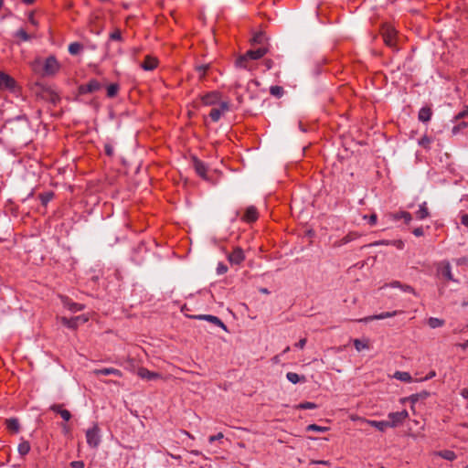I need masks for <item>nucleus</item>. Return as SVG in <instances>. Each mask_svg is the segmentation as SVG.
<instances>
[{"label":"nucleus","mask_w":468,"mask_h":468,"mask_svg":"<svg viewBox=\"0 0 468 468\" xmlns=\"http://www.w3.org/2000/svg\"><path fill=\"white\" fill-rule=\"evenodd\" d=\"M104 150H105V154L108 156H112L113 155V148H112V146L110 144H105Z\"/></svg>","instance_id":"48"},{"label":"nucleus","mask_w":468,"mask_h":468,"mask_svg":"<svg viewBox=\"0 0 468 468\" xmlns=\"http://www.w3.org/2000/svg\"><path fill=\"white\" fill-rule=\"evenodd\" d=\"M158 65V59L154 57L146 56L144 60L141 63V67L144 70H153Z\"/></svg>","instance_id":"13"},{"label":"nucleus","mask_w":468,"mask_h":468,"mask_svg":"<svg viewBox=\"0 0 468 468\" xmlns=\"http://www.w3.org/2000/svg\"><path fill=\"white\" fill-rule=\"evenodd\" d=\"M435 454L448 461H453L456 458L454 452L450 450L440 451L435 452Z\"/></svg>","instance_id":"26"},{"label":"nucleus","mask_w":468,"mask_h":468,"mask_svg":"<svg viewBox=\"0 0 468 468\" xmlns=\"http://www.w3.org/2000/svg\"><path fill=\"white\" fill-rule=\"evenodd\" d=\"M436 375L435 371H431L424 379H430Z\"/></svg>","instance_id":"61"},{"label":"nucleus","mask_w":468,"mask_h":468,"mask_svg":"<svg viewBox=\"0 0 468 468\" xmlns=\"http://www.w3.org/2000/svg\"><path fill=\"white\" fill-rule=\"evenodd\" d=\"M209 65H200L197 67V70L201 73L200 77L203 78L205 76L206 71L208 69Z\"/></svg>","instance_id":"45"},{"label":"nucleus","mask_w":468,"mask_h":468,"mask_svg":"<svg viewBox=\"0 0 468 468\" xmlns=\"http://www.w3.org/2000/svg\"><path fill=\"white\" fill-rule=\"evenodd\" d=\"M380 34L383 37L384 43L390 48H395L397 39V31L393 27L384 24L381 27Z\"/></svg>","instance_id":"2"},{"label":"nucleus","mask_w":468,"mask_h":468,"mask_svg":"<svg viewBox=\"0 0 468 468\" xmlns=\"http://www.w3.org/2000/svg\"><path fill=\"white\" fill-rule=\"evenodd\" d=\"M364 218L365 219L368 218L370 225H375L377 223L378 217L376 214H372L369 217L364 216Z\"/></svg>","instance_id":"49"},{"label":"nucleus","mask_w":468,"mask_h":468,"mask_svg":"<svg viewBox=\"0 0 468 468\" xmlns=\"http://www.w3.org/2000/svg\"><path fill=\"white\" fill-rule=\"evenodd\" d=\"M93 373L97 376L99 375H115L118 377L122 376V372L119 369L116 368H103V369H95Z\"/></svg>","instance_id":"22"},{"label":"nucleus","mask_w":468,"mask_h":468,"mask_svg":"<svg viewBox=\"0 0 468 468\" xmlns=\"http://www.w3.org/2000/svg\"><path fill=\"white\" fill-rule=\"evenodd\" d=\"M16 87V80L5 72L0 71V90H14Z\"/></svg>","instance_id":"5"},{"label":"nucleus","mask_w":468,"mask_h":468,"mask_svg":"<svg viewBox=\"0 0 468 468\" xmlns=\"http://www.w3.org/2000/svg\"><path fill=\"white\" fill-rule=\"evenodd\" d=\"M443 324H444L443 320H441V319H439V318L431 317V318L428 320V324H429L431 328L440 327V326H441Z\"/></svg>","instance_id":"35"},{"label":"nucleus","mask_w":468,"mask_h":468,"mask_svg":"<svg viewBox=\"0 0 468 468\" xmlns=\"http://www.w3.org/2000/svg\"><path fill=\"white\" fill-rule=\"evenodd\" d=\"M227 270H228V268L225 265H223V264H219L218 267V272L219 274L225 273L227 271Z\"/></svg>","instance_id":"56"},{"label":"nucleus","mask_w":468,"mask_h":468,"mask_svg":"<svg viewBox=\"0 0 468 468\" xmlns=\"http://www.w3.org/2000/svg\"><path fill=\"white\" fill-rule=\"evenodd\" d=\"M263 33L262 32H258L256 33L253 37L251 38L250 42L252 44H261L262 41H263Z\"/></svg>","instance_id":"40"},{"label":"nucleus","mask_w":468,"mask_h":468,"mask_svg":"<svg viewBox=\"0 0 468 468\" xmlns=\"http://www.w3.org/2000/svg\"><path fill=\"white\" fill-rule=\"evenodd\" d=\"M350 419H351L352 420H360V421H362V422H363V420H365L364 418L358 417L357 415H351V416H350Z\"/></svg>","instance_id":"60"},{"label":"nucleus","mask_w":468,"mask_h":468,"mask_svg":"<svg viewBox=\"0 0 468 468\" xmlns=\"http://www.w3.org/2000/svg\"><path fill=\"white\" fill-rule=\"evenodd\" d=\"M306 344V338H302L299 340V342L295 345L299 348H303Z\"/></svg>","instance_id":"57"},{"label":"nucleus","mask_w":468,"mask_h":468,"mask_svg":"<svg viewBox=\"0 0 468 468\" xmlns=\"http://www.w3.org/2000/svg\"><path fill=\"white\" fill-rule=\"evenodd\" d=\"M287 379L292 382V384H296L300 381H305L304 376H299L298 374L294 372H289L286 375Z\"/></svg>","instance_id":"27"},{"label":"nucleus","mask_w":468,"mask_h":468,"mask_svg":"<svg viewBox=\"0 0 468 468\" xmlns=\"http://www.w3.org/2000/svg\"><path fill=\"white\" fill-rule=\"evenodd\" d=\"M270 92L271 95L275 97H282L283 94V88L282 86H271L270 88Z\"/></svg>","instance_id":"34"},{"label":"nucleus","mask_w":468,"mask_h":468,"mask_svg":"<svg viewBox=\"0 0 468 468\" xmlns=\"http://www.w3.org/2000/svg\"><path fill=\"white\" fill-rule=\"evenodd\" d=\"M258 217H259V214H258L257 208L253 206H250L246 209L242 219L247 222H254L258 219Z\"/></svg>","instance_id":"14"},{"label":"nucleus","mask_w":468,"mask_h":468,"mask_svg":"<svg viewBox=\"0 0 468 468\" xmlns=\"http://www.w3.org/2000/svg\"><path fill=\"white\" fill-rule=\"evenodd\" d=\"M194 167L196 172L204 179L207 178V167L203 162L197 159L196 156L192 157Z\"/></svg>","instance_id":"12"},{"label":"nucleus","mask_w":468,"mask_h":468,"mask_svg":"<svg viewBox=\"0 0 468 468\" xmlns=\"http://www.w3.org/2000/svg\"><path fill=\"white\" fill-rule=\"evenodd\" d=\"M245 259L244 252L240 248H236L229 255V260L231 263L239 264Z\"/></svg>","instance_id":"11"},{"label":"nucleus","mask_w":468,"mask_h":468,"mask_svg":"<svg viewBox=\"0 0 468 468\" xmlns=\"http://www.w3.org/2000/svg\"><path fill=\"white\" fill-rule=\"evenodd\" d=\"M408 417L409 413L405 410L399 412L389 413L388 418L391 420V421H389V427H396L401 424Z\"/></svg>","instance_id":"6"},{"label":"nucleus","mask_w":468,"mask_h":468,"mask_svg":"<svg viewBox=\"0 0 468 468\" xmlns=\"http://www.w3.org/2000/svg\"><path fill=\"white\" fill-rule=\"evenodd\" d=\"M394 218L396 219H399V218L404 219L406 223H410L411 218H412L411 215L409 212H406V211L400 212L399 214H396L394 216Z\"/></svg>","instance_id":"37"},{"label":"nucleus","mask_w":468,"mask_h":468,"mask_svg":"<svg viewBox=\"0 0 468 468\" xmlns=\"http://www.w3.org/2000/svg\"><path fill=\"white\" fill-rule=\"evenodd\" d=\"M438 271L446 281H455L452 277L449 262L442 263L439 267Z\"/></svg>","instance_id":"15"},{"label":"nucleus","mask_w":468,"mask_h":468,"mask_svg":"<svg viewBox=\"0 0 468 468\" xmlns=\"http://www.w3.org/2000/svg\"><path fill=\"white\" fill-rule=\"evenodd\" d=\"M81 316H75L72 318L61 317L60 322L67 327L76 329L78 327V322Z\"/></svg>","instance_id":"18"},{"label":"nucleus","mask_w":468,"mask_h":468,"mask_svg":"<svg viewBox=\"0 0 468 468\" xmlns=\"http://www.w3.org/2000/svg\"><path fill=\"white\" fill-rule=\"evenodd\" d=\"M250 59H249L248 57H246V54H243V55H240L236 59L235 64L239 68H243V69H250Z\"/></svg>","instance_id":"23"},{"label":"nucleus","mask_w":468,"mask_h":468,"mask_svg":"<svg viewBox=\"0 0 468 468\" xmlns=\"http://www.w3.org/2000/svg\"><path fill=\"white\" fill-rule=\"evenodd\" d=\"M83 49V45L79 42H73L69 46V52L71 55H77Z\"/></svg>","instance_id":"29"},{"label":"nucleus","mask_w":468,"mask_h":468,"mask_svg":"<svg viewBox=\"0 0 468 468\" xmlns=\"http://www.w3.org/2000/svg\"><path fill=\"white\" fill-rule=\"evenodd\" d=\"M71 467L72 468H83L84 467V464L82 462H77V461H74L70 463Z\"/></svg>","instance_id":"54"},{"label":"nucleus","mask_w":468,"mask_h":468,"mask_svg":"<svg viewBox=\"0 0 468 468\" xmlns=\"http://www.w3.org/2000/svg\"><path fill=\"white\" fill-rule=\"evenodd\" d=\"M229 110V104L228 101H222L220 102L219 108H213L210 111L209 116L214 122H218L222 113L228 112Z\"/></svg>","instance_id":"7"},{"label":"nucleus","mask_w":468,"mask_h":468,"mask_svg":"<svg viewBox=\"0 0 468 468\" xmlns=\"http://www.w3.org/2000/svg\"><path fill=\"white\" fill-rule=\"evenodd\" d=\"M35 95L44 101L56 104L59 101V96L50 88L40 83H36L32 88Z\"/></svg>","instance_id":"1"},{"label":"nucleus","mask_w":468,"mask_h":468,"mask_svg":"<svg viewBox=\"0 0 468 468\" xmlns=\"http://www.w3.org/2000/svg\"><path fill=\"white\" fill-rule=\"evenodd\" d=\"M468 116V106L465 107V109L463 111H462L461 112H459L456 116H455V119L456 120H460V119H463V118H465Z\"/></svg>","instance_id":"47"},{"label":"nucleus","mask_w":468,"mask_h":468,"mask_svg":"<svg viewBox=\"0 0 468 468\" xmlns=\"http://www.w3.org/2000/svg\"><path fill=\"white\" fill-rule=\"evenodd\" d=\"M363 422L367 423L368 425L377 428L380 431H384L387 428L389 427V421H377V420H363Z\"/></svg>","instance_id":"19"},{"label":"nucleus","mask_w":468,"mask_h":468,"mask_svg":"<svg viewBox=\"0 0 468 468\" xmlns=\"http://www.w3.org/2000/svg\"><path fill=\"white\" fill-rule=\"evenodd\" d=\"M458 346L463 349H465L466 347H468V340L463 344H458Z\"/></svg>","instance_id":"64"},{"label":"nucleus","mask_w":468,"mask_h":468,"mask_svg":"<svg viewBox=\"0 0 468 468\" xmlns=\"http://www.w3.org/2000/svg\"><path fill=\"white\" fill-rule=\"evenodd\" d=\"M264 63H265V65H266V67H267L268 69H271V63H272V62H271V59H266V60L264 61Z\"/></svg>","instance_id":"63"},{"label":"nucleus","mask_w":468,"mask_h":468,"mask_svg":"<svg viewBox=\"0 0 468 468\" xmlns=\"http://www.w3.org/2000/svg\"><path fill=\"white\" fill-rule=\"evenodd\" d=\"M401 289L404 291V292H411L413 294H416L414 289L410 286V285H407V284H402L401 286Z\"/></svg>","instance_id":"52"},{"label":"nucleus","mask_w":468,"mask_h":468,"mask_svg":"<svg viewBox=\"0 0 468 468\" xmlns=\"http://www.w3.org/2000/svg\"><path fill=\"white\" fill-rule=\"evenodd\" d=\"M462 395L463 398L468 399V388L463 389Z\"/></svg>","instance_id":"62"},{"label":"nucleus","mask_w":468,"mask_h":468,"mask_svg":"<svg viewBox=\"0 0 468 468\" xmlns=\"http://www.w3.org/2000/svg\"><path fill=\"white\" fill-rule=\"evenodd\" d=\"M30 67L34 72L41 74L42 67H43V62H42L41 58H37L35 60H33L30 63Z\"/></svg>","instance_id":"28"},{"label":"nucleus","mask_w":468,"mask_h":468,"mask_svg":"<svg viewBox=\"0 0 468 468\" xmlns=\"http://www.w3.org/2000/svg\"><path fill=\"white\" fill-rule=\"evenodd\" d=\"M429 211L425 206V204L421 205L420 207V209L418 210L417 212V217L420 218V219H423L425 218H427L429 216Z\"/></svg>","instance_id":"36"},{"label":"nucleus","mask_w":468,"mask_h":468,"mask_svg":"<svg viewBox=\"0 0 468 468\" xmlns=\"http://www.w3.org/2000/svg\"><path fill=\"white\" fill-rule=\"evenodd\" d=\"M193 317L197 318V319H203V320L209 321V322L226 329L224 323L217 316L207 314V315H197V316H193Z\"/></svg>","instance_id":"20"},{"label":"nucleus","mask_w":468,"mask_h":468,"mask_svg":"<svg viewBox=\"0 0 468 468\" xmlns=\"http://www.w3.org/2000/svg\"><path fill=\"white\" fill-rule=\"evenodd\" d=\"M29 451H30V444H29L28 441H24L21 443H19V445H18V452L21 455L27 454L29 452Z\"/></svg>","instance_id":"30"},{"label":"nucleus","mask_w":468,"mask_h":468,"mask_svg":"<svg viewBox=\"0 0 468 468\" xmlns=\"http://www.w3.org/2000/svg\"><path fill=\"white\" fill-rule=\"evenodd\" d=\"M224 437L223 433L222 432H218L217 435H213V436H210L209 437V441L210 442H213L217 440H220Z\"/></svg>","instance_id":"53"},{"label":"nucleus","mask_w":468,"mask_h":468,"mask_svg":"<svg viewBox=\"0 0 468 468\" xmlns=\"http://www.w3.org/2000/svg\"><path fill=\"white\" fill-rule=\"evenodd\" d=\"M54 197L53 192H46L39 195L41 203L46 206Z\"/></svg>","instance_id":"32"},{"label":"nucleus","mask_w":468,"mask_h":468,"mask_svg":"<svg viewBox=\"0 0 468 468\" xmlns=\"http://www.w3.org/2000/svg\"><path fill=\"white\" fill-rule=\"evenodd\" d=\"M461 222L463 225L468 227V214L462 216Z\"/></svg>","instance_id":"59"},{"label":"nucleus","mask_w":468,"mask_h":468,"mask_svg":"<svg viewBox=\"0 0 468 468\" xmlns=\"http://www.w3.org/2000/svg\"><path fill=\"white\" fill-rule=\"evenodd\" d=\"M329 430L328 427H323V426H319V425H316V424H310L306 427V431H320V432H324V431H327Z\"/></svg>","instance_id":"33"},{"label":"nucleus","mask_w":468,"mask_h":468,"mask_svg":"<svg viewBox=\"0 0 468 468\" xmlns=\"http://www.w3.org/2000/svg\"><path fill=\"white\" fill-rule=\"evenodd\" d=\"M413 234L417 237H420L424 234L423 232V229L422 228H416L414 230H413Z\"/></svg>","instance_id":"55"},{"label":"nucleus","mask_w":468,"mask_h":468,"mask_svg":"<svg viewBox=\"0 0 468 468\" xmlns=\"http://www.w3.org/2000/svg\"><path fill=\"white\" fill-rule=\"evenodd\" d=\"M432 115V110L431 107L426 106L420 110L418 118L420 122H429Z\"/></svg>","instance_id":"17"},{"label":"nucleus","mask_w":468,"mask_h":468,"mask_svg":"<svg viewBox=\"0 0 468 468\" xmlns=\"http://www.w3.org/2000/svg\"><path fill=\"white\" fill-rule=\"evenodd\" d=\"M221 99V95L218 91H211L209 93H207L206 95L202 96L201 101L204 105H215L217 104Z\"/></svg>","instance_id":"9"},{"label":"nucleus","mask_w":468,"mask_h":468,"mask_svg":"<svg viewBox=\"0 0 468 468\" xmlns=\"http://www.w3.org/2000/svg\"><path fill=\"white\" fill-rule=\"evenodd\" d=\"M59 298L63 305L73 313L81 311L85 307L83 304L71 302V300L68 296L60 295Z\"/></svg>","instance_id":"10"},{"label":"nucleus","mask_w":468,"mask_h":468,"mask_svg":"<svg viewBox=\"0 0 468 468\" xmlns=\"http://www.w3.org/2000/svg\"><path fill=\"white\" fill-rule=\"evenodd\" d=\"M354 346H355V347H356V349L357 351H361V350H363V349H367V348H368V345H367V343H366V342H364V341H362V340H359V339H356V340L354 341Z\"/></svg>","instance_id":"39"},{"label":"nucleus","mask_w":468,"mask_h":468,"mask_svg":"<svg viewBox=\"0 0 468 468\" xmlns=\"http://www.w3.org/2000/svg\"><path fill=\"white\" fill-rule=\"evenodd\" d=\"M59 415H60V416H61V418H62L64 420H66V421L69 420H70V418H71V414H70V412H69L68 410H63L59 413Z\"/></svg>","instance_id":"46"},{"label":"nucleus","mask_w":468,"mask_h":468,"mask_svg":"<svg viewBox=\"0 0 468 468\" xmlns=\"http://www.w3.org/2000/svg\"><path fill=\"white\" fill-rule=\"evenodd\" d=\"M28 20L33 26H37V22L34 18V13L31 12L28 16Z\"/></svg>","instance_id":"58"},{"label":"nucleus","mask_w":468,"mask_h":468,"mask_svg":"<svg viewBox=\"0 0 468 468\" xmlns=\"http://www.w3.org/2000/svg\"><path fill=\"white\" fill-rule=\"evenodd\" d=\"M60 69V64L55 56H49L46 58L42 67V76H53Z\"/></svg>","instance_id":"3"},{"label":"nucleus","mask_w":468,"mask_h":468,"mask_svg":"<svg viewBox=\"0 0 468 468\" xmlns=\"http://www.w3.org/2000/svg\"><path fill=\"white\" fill-rule=\"evenodd\" d=\"M268 49L265 48H261L256 50H248L245 54L246 57L249 58L250 60H257L261 58L266 53Z\"/></svg>","instance_id":"16"},{"label":"nucleus","mask_w":468,"mask_h":468,"mask_svg":"<svg viewBox=\"0 0 468 468\" xmlns=\"http://www.w3.org/2000/svg\"><path fill=\"white\" fill-rule=\"evenodd\" d=\"M317 406L313 402H303L296 406V409L300 410H308V409H315Z\"/></svg>","instance_id":"41"},{"label":"nucleus","mask_w":468,"mask_h":468,"mask_svg":"<svg viewBox=\"0 0 468 468\" xmlns=\"http://www.w3.org/2000/svg\"><path fill=\"white\" fill-rule=\"evenodd\" d=\"M16 36L24 41H27L31 38L30 36L23 28L19 29L16 32Z\"/></svg>","instance_id":"43"},{"label":"nucleus","mask_w":468,"mask_h":468,"mask_svg":"<svg viewBox=\"0 0 468 468\" xmlns=\"http://www.w3.org/2000/svg\"><path fill=\"white\" fill-rule=\"evenodd\" d=\"M50 410L54 412L60 413L64 409H62V405L59 404H54L50 406Z\"/></svg>","instance_id":"51"},{"label":"nucleus","mask_w":468,"mask_h":468,"mask_svg":"<svg viewBox=\"0 0 468 468\" xmlns=\"http://www.w3.org/2000/svg\"><path fill=\"white\" fill-rule=\"evenodd\" d=\"M395 378H397L398 379H400L402 381H406V382H409L411 380V376L408 372H397L395 374Z\"/></svg>","instance_id":"38"},{"label":"nucleus","mask_w":468,"mask_h":468,"mask_svg":"<svg viewBox=\"0 0 468 468\" xmlns=\"http://www.w3.org/2000/svg\"><path fill=\"white\" fill-rule=\"evenodd\" d=\"M430 396V393L428 391H422L420 393H416L411 395L409 398L403 399V402L406 400H410L412 404H415L420 399H425Z\"/></svg>","instance_id":"21"},{"label":"nucleus","mask_w":468,"mask_h":468,"mask_svg":"<svg viewBox=\"0 0 468 468\" xmlns=\"http://www.w3.org/2000/svg\"><path fill=\"white\" fill-rule=\"evenodd\" d=\"M6 427L10 431H12L14 433L18 432V431L20 429L18 420L14 418L6 420Z\"/></svg>","instance_id":"25"},{"label":"nucleus","mask_w":468,"mask_h":468,"mask_svg":"<svg viewBox=\"0 0 468 468\" xmlns=\"http://www.w3.org/2000/svg\"><path fill=\"white\" fill-rule=\"evenodd\" d=\"M110 39L112 40H122V33L120 29H115L112 34H110Z\"/></svg>","instance_id":"44"},{"label":"nucleus","mask_w":468,"mask_h":468,"mask_svg":"<svg viewBox=\"0 0 468 468\" xmlns=\"http://www.w3.org/2000/svg\"><path fill=\"white\" fill-rule=\"evenodd\" d=\"M431 140L430 137H428L427 135H424L420 141H419V144L424 148H429L430 147V144H431Z\"/></svg>","instance_id":"42"},{"label":"nucleus","mask_w":468,"mask_h":468,"mask_svg":"<svg viewBox=\"0 0 468 468\" xmlns=\"http://www.w3.org/2000/svg\"><path fill=\"white\" fill-rule=\"evenodd\" d=\"M100 89H101L100 82L97 81L96 80H91L87 84L80 85L79 87V91L81 94H85V93L94 92L96 90H99Z\"/></svg>","instance_id":"8"},{"label":"nucleus","mask_w":468,"mask_h":468,"mask_svg":"<svg viewBox=\"0 0 468 468\" xmlns=\"http://www.w3.org/2000/svg\"><path fill=\"white\" fill-rule=\"evenodd\" d=\"M396 314H397V312H393V313H385V314H379V315L375 316V318H376V319H384V318H388V317L394 316Z\"/></svg>","instance_id":"50"},{"label":"nucleus","mask_w":468,"mask_h":468,"mask_svg":"<svg viewBox=\"0 0 468 468\" xmlns=\"http://www.w3.org/2000/svg\"><path fill=\"white\" fill-rule=\"evenodd\" d=\"M100 427L94 423L90 429L86 431V441L90 447L97 448L101 443Z\"/></svg>","instance_id":"4"},{"label":"nucleus","mask_w":468,"mask_h":468,"mask_svg":"<svg viewBox=\"0 0 468 468\" xmlns=\"http://www.w3.org/2000/svg\"><path fill=\"white\" fill-rule=\"evenodd\" d=\"M118 90H119V85L116 84V83H112L111 85L108 86L107 88V95L108 97L110 98H113L117 95L118 93Z\"/></svg>","instance_id":"31"},{"label":"nucleus","mask_w":468,"mask_h":468,"mask_svg":"<svg viewBox=\"0 0 468 468\" xmlns=\"http://www.w3.org/2000/svg\"><path fill=\"white\" fill-rule=\"evenodd\" d=\"M138 375L143 378H148V379H152V378H161L160 374L156 373V372H152V371H149L148 369L146 368H140L139 371H138Z\"/></svg>","instance_id":"24"}]
</instances>
